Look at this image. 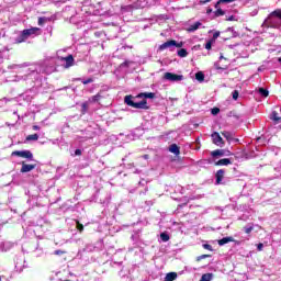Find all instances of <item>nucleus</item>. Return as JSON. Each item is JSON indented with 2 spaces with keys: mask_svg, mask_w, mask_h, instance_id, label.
<instances>
[{
  "mask_svg": "<svg viewBox=\"0 0 281 281\" xmlns=\"http://www.w3.org/2000/svg\"><path fill=\"white\" fill-rule=\"evenodd\" d=\"M23 71H25L27 76H38V74H54V71H56V58L46 59L42 64L32 65Z\"/></svg>",
  "mask_w": 281,
  "mask_h": 281,
  "instance_id": "1",
  "label": "nucleus"
},
{
  "mask_svg": "<svg viewBox=\"0 0 281 281\" xmlns=\"http://www.w3.org/2000/svg\"><path fill=\"white\" fill-rule=\"evenodd\" d=\"M263 27H274L276 30L281 27V9L272 11L262 23Z\"/></svg>",
  "mask_w": 281,
  "mask_h": 281,
  "instance_id": "2",
  "label": "nucleus"
},
{
  "mask_svg": "<svg viewBox=\"0 0 281 281\" xmlns=\"http://www.w3.org/2000/svg\"><path fill=\"white\" fill-rule=\"evenodd\" d=\"M41 34L40 27H31L23 30L16 38V43H25L27 38H34Z\"/></svg>",
  "mask_w": 281,
  "mask_h": 281,
  "instance_id": "3",
  "label": "nucleus"
},
{
  "mask_svg": "<svg viewBox=\"0 0 281 281\" xmlns=\"http://www.w3.org/2000/svg\"><path fill=\"white\" fill-rule=\"evenodd\" d=\"M133 95H125L124 102L127 104V106H132L133 109H144L148 110V102L146 100L135 102L133 101Z\"/></svg>",
  "mask_w": 281,
  "mask_h": 281,
  "instance_id": "4",
  "label": "nucleus"
},
{
  "mask_svg": "<svg viewBox=\"0 0 281 281\" xmlns=\"http://www.w3.org/2000/svg\"><path fill=\"white\" fill-rule=\"evenodd\" d=\"M175 47L181 48L183 47V42H177L175 40H170L161 44L158 49L159 52H164L165 49H170V52L175 50Z\"/></svg>",
  "mask_w": 281,
  "mask_h": 281,
  "instance_id": "5",
  "label": "nucleus"
},
{
  "mask_svg": "<svg viewBox=\"0 0 281 281\" xmlns=\"http://www.w3.org/2000/svg\"><path fill=\"white\" fill-rule=\"evenodd\" d=\"M12 157H22V159H29V161H34V154L30 150H15L12 151Z\"/></svg>",
  "mask_w": 281,
  "mask_h": 281,
  "instance_id": "6",
  "label": "nucleus"
},
{
  "mask_svg": "<svg viewBox=\"0 0 281 281\" xmlns=\"http://www.w3.org/2000/svg\"><path fill=\"white\" fill-rule=\"evenodd\" d=\"M165 80H169V82H181L183 80V75H176L172 72H166L164 75Z\"/></svg>",
  "mask_w": 281,
  "mask_h": 281,
  "instance_id": "7",
  "label": "nucleus"
},
{
  "mask_svg": "<svg viewBox=\"0 0 281 281\" xmlns=\"http://www.w3.org/2000/svg\"><path fill=\"white\" fill-rule=\"evenodd\" d=\"M15 269L16 271L21 272L23 269H25V257L20 256L15 260Z\"/></svg>",
  "mask_w": 281,
  "mask_h": 281,
  "instance_id": "8",
  "label": "nucleus"
},
{
  "mask_svg": "<svg viewBox=\"0 0 281 281\" xmlns=\"http://www.w3.org/2000/svg\"><path fill=\"white\" fill-rule=\"evenodd\" d=\"M61 63H64L65 69H69V67H74V56L68 55L67 57H61Z\"/></svg>",
  "mask_w": 281,
  "mask_h": 281,
  "instance_id": "9",
  "label": "nucleus"
},
{
  "mask_svg": "<svg viewBox=\"0 0 281 281\" xmlns=\"http://www.w3.org/2000/svg\"><path fill=\"white\" fill-rule=\"evenodd\" d=\"M211 137L213 139V144H215L216 146H223V137H221V134H218V132H214Z\"/></svg>",
  "mask_w": 281,
  "mask_h": 281,
  "instance_id": "10",
  "label": "nucleus"
},
{
  "mask_svg": "<svg viewBox=\"0 0 281 281\" xmlns=\"http://www.w3.org/2000/svg\"><path fill=\"white\" fill-rule=\"evenodd\" d=\"M200 27H203V23L195 22L187 27V32L189 33L196 32V30H200Z\"/></svg>",
  "mask_w": 281,
  "mask_h": 281,
  "instance_id": "11",
  "label": "nucleus"
},
{
  "mask_svg": "<svg viewBox=\"0 0 281 281\" xmlns=\"http://www.w3.org/2000/svg\"><path fill=\"white\" fill-rule=\"evenodd\" d=\"M223 177H225V170L223 169L217 170L215 175L217 186H221V183H223Z\"/></svg>",
  "mask_w": 281,
  "mask_h": 281,
  "instance_id": "12",
  "label": "nucleus"
},
{
  "mask_svg": "<svg viewBox=\"0 0 281 281\" xmlns=\"http://www.w3.org/2000/svg\"><path fill=\"white\" fill-rule=\"evenodd\" d=\"M34 168H36V165H27L25 162H22V168H21V172H32V170H34Z\"/></svg>",
  "mask_w": 281,
  "mask_h": 281,
  "instance_id": "13",
  "label": "nucleus"
},
{
  "mask_svg": "<svg viewBox=\"0 0 281 281\" xmlns=\"http://www.w3.org/2000/svg\"><path fill=\"white\" fill-rule=\"evenodd\" d=\"M136 98H145V100H153L155 98L154 92H142Z\"/></svg>",
  "mask_w": 281,
  "mask_h": 281,
  "instance_id": "14",
  "label": "nucleus"
},
{
  "mask_svg": "<svg viewBox=\"0 0 281 281\" xmlns=\"http://www.w3.org/2000/svg\"><path fill=\"white\" fill-rule=\"evenodd\" d=\"M227 243H234V237H224L218 240L220 247H223V245H227Z\"/></svg>",
  "mask_w": 281,
  "mask_h": 281,
  "instance_id": "15",
  "label": "nucleus"
},
{
  "mask_svg": "<svg viewBox=\"0 0 281 281\" xmlns=\"http://www.w3.org/2000/svg\"><path fill=\"white\" fill-rule=\"evenodd\" d=\"M169 153H172L173 155H179L181 151L177 144H172L169 146Z\"/></svg>",
  "mask_w": 281,
  "mask_h": 281,
  "instance_id": "16",
  "label": "nucleus"
},
{
  "mask_svg": "<svg viewBox=\"0 0 281 281\" xmlns=\"http://www.w3.org/2000/svg\"><path fill=\"white\" fill-rule=\"evenodd\" d=\"M229 164H232V160H229V158H224L215 162V166H229Z\"/></svg>",
  "mask_w": 281,
  "mask_h": 281,
  "instance_id": "17",
  "label": "nucleus"
},
{
  "mask_svg": "<svg viewBox=\"0 0 281 281\" xmlns=\"http://www.w3.org/2000/svg\"><path fill=\"white\" fill-rule=\"evenodd\" d=\"M10 67L11 69H14V71H21V69H24V67H27V64H20V65L14 64Z\"/></svg>",
  "mask_w": 281,
  "mask_h": 281,
  "instance_id": "18",
  "label": "nucleus"
},
{
  "mask_svg": "<svg viewBox=\"0 0 281 281\" xmlns=\"http://www.w3.org/2000/svg\"><path fill=\"white\" fill-rule=\"evenodd\" d=\"M176 278H177V272H169L166 274L165 281H175Z\"/></svg>",
  "mask_w": 281,
  "mask_h": 281,
  "instance_id": "19",
  "label": "nucleus"
},
{
  "mask_svg": "<svg viewBox=\"0 0 281 281\" xmlns=\"http://www.w3.org/2000/svg\"><path fill=\"white\" fill-rule=\"evenodd\" d=\"M212 157H223L225 155V151L223 149H216L211 153Z\"/></svg>",
  "mask_w": 281,
  "mask_h": 281,
  "instance_id": "20",
  "label": "nucleus"
},
{
  "mask_svg": "<svg viewBox=\"0 0 281 281\" xmlns=\"http://www.w3.org/2000/svg\"><path fill=\"white\" fill-rule=\"evenodd\" d=\"M195 80H198V82H203V80H205V75L201 71L196 72Z\"/></svg>",
  "mask_w": 281,
  "mask_h": 281,
  "instance_id": "21",
  "label": "nucleus"
},
{
  "mask_svg": "<svg viewBox=\"0 0 281 281\" xmlns=\"http://www.w3.org/2000/svg\"><path fill=\"white\" fill-rule=\"evenodd\" d=\"M212 278H214V274L212 273H205L201 277V280L200 281H211Z\"/></svg>",
  "mask_w": 281,
  "mask_h": 281,
  "instance_id": "22",
  "label": "nucleus"
},
{
  "mask_svg": "<svg viewBox=\"0 0 281 281\" xmlns=\"http://www.w3.org/2000/svg\"><path fill=\"white\" fill-rule=\"evenodd\" d=\"M178 56L180 58H186L188 56V50L186 48H181L178 50Z\"/></svg>",
  "mask_w": 281,
  "mask_h": 281,
  "instance_id": "23",
  "label": "nucleus"
},
{
  "mask_svg": "<svg viewBox=\"0 0 281 281\" xmlns=\"http://www.w3.org/2000/svg\"><path fill=\"white\" fill-rule=\"evenodd\" d=\"M38 134H31L26 137V142H37Z\"/></svg>",
  "mask_w": 281,
  "mask_h": 281,
  "instance_id": "24",
  "label": "nucleus"
},
{
  "mask_svg": "<svg viewBox=\"0 0 281 281\" xmlns=\"http://www.w3.org/2000/svg\"><path fill=\"white\" fill-rule=\"evenodd\" d=\"M244 232H245V234H249L250 232H254V224H247L244 227Z\"/></svg>",
  "mask_w": 281,
  "mask_h": 281,
  "instance_id": "25",
  "label": "nucleus"
},
{
  "mask_svg": "<svg viewBox=\"0 0 281 281\" xmlns=\"http://www.w3.org/2000/svg\"><path fill=\"white\" fill-rule=\"evenodd\" d=\"M160 239L162 240V243H168V240H170V236L168 235V233H161Z\"/></svg>",
  "mask_w": 281,
  "mask_h": 281,
  "instance_id": "26",
  "label": "nucleus"
},
{
  "mask_svg": "<svg viewBox=\"0 0 281 281\" xmlns=\"http://www.w3.org/2000/svg\"><path fill=\"white\" fill-rule=\"evenodd\" d=\"M270 120H273V122H280L281 117L278 116V112H272L270 115Z\"/></svg>",
  "mask_w": 281,
  "mask_h": 281,
  "instance_id": "27",
  "label": "nucleus"
},
{
  "mask_svg": "<svg viewBox=\"0 0 281 281\" xmlns=\"http://www.w3.org/2000/svg\"><path fill=\"white\" fill-rule=\"evenodd\" d=\"M259 93L260 95H262L263 98H267L269 95V90L265 89V88H259Z\"/></svg>",
  "mask_w": 281,
  "mask_h": 281,
  "instance_id": "28",
  "label": "nucleus"
},
{
  "mask_svg": "<svg viewBox=\"0 0 281 281\" xmlns=\"http://www.w3.org/2000/svg\"><path fill=\"white\" fill-rule=\"evenodd\" d=\"M234 1H236V0H218L215 4V8H218V5H221V3H234Z\"/></svg>",
  "mask_w": 281,
  "mask_h": 281,
  "instance_id": "29",
  "label": "nucleus"
},
{
  "mask_svg": "<svg viewBox=\"0 0 281 281\" xmlns=\"http://www.w3.org/2000/svg\"><path fill=\"white\" fill-rule=\"evenodd\" d=\"M225 11H223V9H220L218 7L216 8L215 11V16H224Z\"/></svg>",
  "mask_w": 281,
  "mask_h": 281,
  "instance_id": "30",
  "label": "nucleus"
},
{
  "mask_svg": "<svg viewBox=\"0 0 281 281\" xmlns=\"http://www.w3.org/2000/svg\"><path fill=\"white\" fill-rule=\"evenodd\" d=\"M222 135H223V137H225L226 139H232V133H229V132H223Z\"/></svg>",
  "mask_w": 281,
  "mask_h": 281,
  "instance_id": "31",
  "label": "nucleus"
},
{
  "mask_svg": "<svg viewBox=\"0 0 281 281\" xmlns=\"http://www.w3.org/2000/svg\"><path fill=\"white\" fill-rule=\"evenodd\" d=\"M45 21H47V18H38V25H45Z\"/></svg>",
  "mask_w": 281,
  "mask_h": 281,
  "instance_id": "32",
  "label": "nucleus"
},
{
  "mask_svg": "<svg viewBox=\"0 0 281 281\" xmlns=\"http://www.w3.org/2000/svg\"><path fill=\"white\" fill-rule=\"evenodd\" d=\"M214 41H209L206 44H205V49H212V45H213Z\"/></svg>",
  "mask_w": 281,
  "mask_h": 281,
  "instance_id": "33",
  "label": "nucleus"
},
{
  "mask_svg": "<svg viewBox=\"0 0 281 281\" xmlns=\"http://www.w3.org/2000/svg\"><path fill=\"white\" fill-rule=\"evenodd\" d=\"M203 249H207V251H213L212 245L203 244Z\"/></svg>",
  "mask_w": 281,
  "mask_h": 281,
  "instance_id": "34",
  "label": "nucleus"
},
{
  "mask_svg": "<svg viewBox=\"0 0 281 281\" xmlns=\"http://www.w3.org/2000/svg\"><path fill=\"white\" fill-rule=\"evenodd\" d=\"M218 36H221V32L217 31L213 34V38L211 41H213V43H214L216 41V38H218Z\"/></svg>",
  "mask_w": 281,
  "mask_h": 281,
  "instance_id": "35",
  "label": "nucleus"
},
{
  "mask_svg": "<svg viewBox=\"0 0 281 281\" xmlns=\"http://www.w3.org/2000/svg\"><path fill=\"white\" fill-rule=\"evenodd\" d=\"M232 95H233V100H238V95H239L238 90H234Z\"/></svg>",
  "mask_w": 281,
  "mask_h": 281,
  "instance_id": "36",
  "label": "nucleus"
},
{
  "mask_svg": "<svg viewBox=\"0 0 281 281\" xmlns=\"http://www.w3.org/2000/svg\"><path fill=\"white\" fill-rule=\"evenodd\" d=\"M91 82H93V79H92V78L82 80V85H91Z\"/></svg>",
  "mask_w": 281,
  "mask_h": 281,
  "instance_id": "37",
  "label": "nucleus"
},
{
  "mask_svg": "<svg viewBox=\"0 0 281 281\" xmlns=\"http://www.w3.org/2000/svg\"><path fill=\"white\" fill-rule=\"evenodd\" d=\"M82 113H87V109H89V104L88 103H82Z\"/></svg>",
  "mask_w": 281,
  "mask_h": 281,
  "instance_id": "38",
  "label": "nucleus"
},
{
  "mask_svg": "<svg viewBox=\"0 0 281 281\" xmlns=\"http://www.w3.org/2000/svg\"><path fill=\"white\" fill-rule=\"evenodd\" d=\"M220 112L221 110L218 108L212 109V115H218Z\"/></svg>",
  "mask_w": 281,
  "mask_h": 281,
  "instance_id": "39",
  "label": "nucleus"
},
{
  "mask_svg": "<svg viewBox=\"0 0 281 281\" xmlns=\"http://www.w3.org/2000/svg\"><path fill=\"white\" fill-rule=\"evenodd\" d=\"M263 247H265V245H263L262 243H259V244L257 245L258 251H262Z\"/></svg>",
  "mask_w": 281,
  "mask_h": 281,
  "instance_id": "40",
  "label": "nucleus"
},
{
  "mask_svg": "<svg viewBox=\"0 0 281 281\" xmlns=\"http://www.w3.org/2000/svg\"><path fill=\"white\" fill-rule=\"evenodd\" d=\"M63 254H65V251H63V250H55L54 251L55 256H63Z\"/></svg>",
  "mask_w": 281,
  "mask_h": 281,
  "instance_id": "41",
  "label": "nucleus"
},
{
  "mask_svg": "<svg viewBox=\"0 0 281 281\" xmlns=\"http://www.w3.org/2000/svg\"><path fill=\"white\" fill-rule=\"evenodd\" d=\"M204 258H210V255H202L198 257V260H204Z\"/></svg>",
  "mask_w": 281,
  "mask_h": 281,
  "instance_id": "42",
  "label": "nucleus"
},
{
  "mask_svg": "<svg viewBox=\"0 0 281 281\" xmlns=\"http://www.w3.org/2000/svg\"><path fill=\"white\" fill-rule=\"evenodd\" d=\"M210 1H212V0H201L200 3H201V5H205V3H210Z\"/></svg>",
  "mask_w": 281,
  "mask_h": 281,
  "instance_id": "43",
  "label": "nucleus"
},
{
  "mask_svg": "<svg viewBox=\"0 0 281 281\" xmlns=\"http://www.w3.org/2000/svg\"><path fill=\"white\" fill-rule=\"evenodd\" d=\"M75 155H77V156L82 155V150H80V149H76V150H75Z\"/></svg>",
  "mask_w": 281,
  "mask_h": 281,
  "instance_id": "44",
  "label": "nucleus"
},
{
  "mask_svg": "<svg viewBox=\"0 0 281 281\" xmlns=\"http://www.w3.org/2000/svg\"><path fill=\"white\" fill-rule=\"evenodd\" d=\"M77 227H78L79 232H82L85 229V226H82V224H78Z\"/></svg>",
  "mask_w": 281,
  "mask_h": 281,
  "instance_id": "45",
  "label": "nucleus"
},
{
  "mask_svg": "<svg viewBox=\"0 0 281 281\" xmlns=\"http://www.w3.org/2000/svg\"><path fill=\"white\" fill-rule=\"evenodd\" d=\"M33 131H41V127L38 125H34Z\"/></svg>",
  "mask_w": 281,
  "mask_h": 281,
  "instance_id": "46",
  "label": "nucleus"
},
{
  "mask_svg": "<svg viewBox=\"0 0 281 281\" xmlns=\"http://www.w3.org/2000/svg\"><path fill=\"white\" fill-rule=\"evenodd\" d=\"M92 100H93V102H98V95H94V97L92 98Z\"/></svg>",
  "mask_w": 281,
  "mask_h": 281,
  "instance_id": "47",
  "label": "nucleus"
},
{
  "mask_svg": "<svg viewBox=\"0 0 281 281\" xmlns=\"http://www.w3.org/2000/svg\"><path fill=\"white\" fill-rule=\"evenodd\" d=\"M206 14H212V9H207Z\"/></svg>",
  "mask_w": 281,
  "mask_h": 281,
  "instance_id": "48",
  "label": "nucleus"
},
{
  "mask_svg": "<svg viewBox=\"0 0 281 281\" xmlns=\"http://www.w3.org/2000/svg\"><path fill=\"white\" fill-rule=\"evenodd\" d=\"M227 21H234V15L229 16Z\"/></svg>",
  "mask_w": 281,
  "mask_h": 281,
  "instance_id": "49",
  "label": "nucleus"
},
{
  "mask_svg": "<svg viewBox=\"0 0 281 281\" xmlns=\"http://www.w3.org/2000/svg\"><path fill=\"white\" fill-rule=\"evenodd\" d=\"M143 157H144V159H148V155H144Z\"/></svg>",
  "mask_w": 281,
  "mask_h": 281,
  "instance_id": "50",
  "label": "nucleus"
},
{
  "mask_svg": "<svg viewBox=\"0 0 281 281\" xmlns=\"http://www.w3.org/2000/svg\"><path fill=\"white\" fill-rule=\"evenodd\" d=\"M228 31H232V32H234V30H233L232 27H228Z\"/></svg>",
  "mask_w": 281,
  "mask_h": 281,
  "instance_id": "51",
  "label": "nucleus"
},
{
  "mask_svg": "<svg viewBox=\"0 0 281 281\" xmlns=\"http://www.w3.org/2000/svg\"><path fill=\"white\" fill-rule=\"evenodd\" d=\"M220 60H223V55L220 56Z\"/></svg>",
  "mask_w": 281,
  "mask_h": 281,
  "instance_id": "52",
  "label": "nucleus"
}]
</instances>
